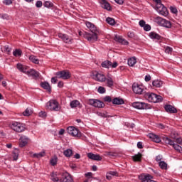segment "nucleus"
Returning <instances> with one entry per match:
<instances>
[{
  "mask_svg": "<svg viewBox=\"0 0 182 182\" xmlns=\"http://www.w3.org/2000/svg\"><path fill=\"white\" fill-rule=\"evenodd\" d=\"M85 25L87 28L92 32V34L84 32L83 37L88 41V42H96L100 35L101 31L95 24L90 23V21H86Z\"/></svg>",
  "mask_w": 182,
  "mask_h": 182,
  "instance_id": "nucleus-1",
  "label": "nucleus"
},
{
  "mask_svg": "<svg viewBox=\"0 0 182 182\" xmlns=\"http://www.w3.org/2000/svg\"><path fill=\"white\" fill-rule=\"evenodd\" d=\"M144 97L146 100L151 102V103H160V102H163V97L153 92H145Z\"/></svg>",
  "mask_w": 182,
  "mask_h": 182,
  "instance_id": "nucleus-2",
  "label": "nucleus"
},
{
  "mask_svg": "<svg viewBox=\"0 0 182 182\" xmlns=\"http://www.w3.org/2000/svg\"><path fill=\"white\" fill-rule=\"evenodd\" d=\"M47 109L51 112H60L62 107L59 105V102L56 100H50L47 102Z\"/></svg>",
  "mask_w": 182,
  "mask_h": 182,
  "instance_id": "nucleus-3",
  "label": "nucleus"
},
{
  "mask_svg": "<svg viewBox=\"0 0 182 182\" xmlns=\"http://www.w3.org/2000/svg\"><path fill=\"white\" fill-rule=\"evenodd\" d=\"M155 22H156V23H158L159 26H163L164 28H167L168 29H170V28H171V22L160 16H157L155 18Z\"/></svg>",
  "mask_w": 182,
  "mask_h": 182,
  "instance_id": "nucleus-4",
  "label": "nucleus"
},
{
  "mask_svg": "<svg viewBox=\"0 0 182 182\" xmlns=\"http://www.w3.org/2000/svg\"><path fill=\"white\" fill-rule=\"evenodd\" d=\"M163 140L166 143V144H169V146H172L173 149L176 150V151H178V153H182V147L177 144H174V141L171 140L167 136H164Z\"/></svg>",
  "mask_w": 182,
  "mask_h": 182,
  "instance_id": "nucleus-5",
  "label": "nucleus"
},
{
  "mask_svg": "<svg viewBox=\"0 0 182 182\" xmlns=\"http://www.w3.org/2000/svg\"><path fill=\"white\" fill-rule=\"evenodd\" d=\"M55 75L58 79H63V80H68V79H70V77H72V74L68 70L58 71L55 73Z\"/></svg>",
  "mask_w": 182,
  "mask_h": 182,
  "instance_id": "nucleus-6",
  "label": "nucleus"
},
{
  "mask_svg": "<svg viewBox=\"0 0 182 182\" xmlns=\"http://www.w3.org/2000/svg\"><path fill=\"white\" fill-rule=\"evenodd\" d=\"M11 129L17 133H22V132H25V125L21 122H14L11 123Z\"/></svg>",
  "mask_w": 182,
  "mask_h": 182,
  "instance_id": "nucleus-7",
  "label": "nucleus"
},
{
  "mask_svg": "<svg viewBox=\"0 0 182 182\" xmlns=\"http://www.w3.org/2000/svg\"><path fill=\"white\" fill-rule=\"evenodd\" d=\"M155 9L160 15H162V16H167V15H168L167 7H165L161 2L156 4Z\"/></svg>",
  "mask_w": 182,
  "mask_h": 182,
  "instance_id": "nucleus-8",
  "label": "nucleus"
},
{
  "mask_svg": "<svg viewBox=\"0 0 182 182\" xmlns=\"http://www.w3.org/2000/svg\"><path fill=\"white\" fill-rule=\"evenodd\" d=\"M132 106L135 109H139V110H147L149 109H151V105L145 102H135L132 103Z\"/></svg>",
  "mask_w": 182,
  "mask_h": 182,
  "instance_id": "nucleus-9",
  "label": "nucleus"
},
{
  "mask_svg": "<svg viewBox=\"0 0 182 182\" xmlns=\"http://www.w3.org/2000/svg\"><path fill=\"white\" fill-rule=\"evenodd\" d=\"M67 132L68 134H70V136H73V137H80L82 136V133H80L79 129H76L75 127H69L67 129Z\"/></svg>",
  "mask_w": 182,
  "mask_h": 182,
  "instance_id": "nucleus-10",
  "label": "nucleus"
},
{
  "mask_svg": "<svg viewBox=\"0 0 182 182\" xmlns=\"http://www.w3.org/2000/svg\"><path fill=\"white\" fill-rule=\"evenodd\" d=\"M88 103L89 105H90V106H93L94 107H98L99 109L105 107V103L99 100L90 99L89 100Z\"/></svg>",
  "mask_w": 182,
  "mask_h": 182,
  "instance_id": "nucleus-11",
  "label": "nucleus"
},
{
  "mask_svg": "<svg viewBox=\"0 0 182 182\" xmlns=\"http://www.w3.org/2000/svg\"><path fill=\"white\" fill-rule=\"evenodd\" d=\"M117 62H114L113 63L111 61L105 60L102 63L101 65L102 68H106L107 69H109V68H112L113 69L117 68L118 66Z\"/></svg>",
  "mask_w": 182,
  "mask_h": 182,
  "instance_id": "nucleus-12",
  "label": "nucleus"
},
{
  "mask_svg": "<svg viewBox=\"0 0 182 182\" xmlns=\"http://www.w3.org/2000/svg\"><path fill=\"white\" fill-rule=\"evenodd\" d=\"M132 90L136 95H141V93H143V91L144 90V88H143V85L134 83L132 85Z\"/></svg>",
  "mask_w": 182,
  "mask_h": 182,
  "instance_id": "nucleus-13",
  "label": "nucleus"
},
{
  "mask_svg": "<svg viewBox=\"0 0 182 182\" xmlns=\"http://www.w3.org/2000/svg\"><path fill=\"white\" fill-rule=\"evenodd\" d=\"M60 182H73V178L68 172L62 174V178H60Z\"/></svg>",
  "mask_w": 182,
  "mask_h": 182,
  "instance_id": "nucleus-14",
  "label": "nucleus"
},
{
  "mask_svg": "<svg viewBox=\"0 0 182 182\" xmlns=\"http://www.w3.org/2000/svg\"><path fill=\"white\" fill-rule=\"evenodd\" d=\"M92 77L97 82H106V76L99 73H94Z\"/></svg>",
  "mask_w": 182,
  "mask_h": 182,
  "instance_id": "nucleus-15",
  "label": "nucleus"
},
{
  "mask_svg": "<svg viewBox=\"0 0 182 182\" xmlns=\"http://www.w3.org/2000/svg\"><path fill=\"white\" fill-rule=\"evenodd\" d=\"M20 143H19V147H25L26 144H28V141H29V138H28L26 136L22 135L20 137Z\"/></svg>",
  "mask_w": 182,
  "mask_h": 182,
  "instance_id": "nucleus-16",
  "label": "nucleus"
},
{
  "mask_svg": "<svg viewBox=\"0 0 182 182\" xmlns=\"http://www.w3.org/2000/svg\"><path fill=\"white\" fill-rule=\"evenodd\" d=\"M148 137L151 139L152 141H154V143H161V138L159 136V135H156L154 134L150 133L148 135Z\"/></svg>",
  "mask_w": 182,
  "mask_h": 182,
  "instance_id": "nucleus-17",
  "label": "nucleus"
},
{
  "mask_svg": "<svg viewBox=\"0 0 182 182\" xmlns=\"http://www.w3.org/2000/svg\"><path fill=\"white\" fill-rule=\"evenodd\" d=\"M87 157L90 160H95L96 161H102V156L99 154H95L93 153H88Z\"/></svg>",
  "mask_w": 182,
  "mask_h": 182,
  "instance_id": "nucleus-18",
  "label": "nucleus"
},
{
  "mask_svg": "<svg viewBox=\"0 0 182 182\" xmlns=\"http://www.w3.org/2000/svg\"><path fill=\"white\" fill-rule=\"evenodd\" d=\"M164 109L167 113H177V109L173 105H166L164 106Z\"/></svg>",
  "mask_w": 182,
  "mask_h": 182,
  "instance_id": "nucleus-19",
  "label": "nucleus"
},
{
  "mask_svg": "<svg viewBox=\"0 0 182 182\" xmlns=\"http://www.w3.org/2000/svg\"><path fill=\"white\" fill-rule=\"evenodd\" d=\"M16 68L18 69V70H20V72H23V73H26V75H28V73H29V70H28V66L26 65L18 63Z\"/></svg>",
  "mask_w": 182,
  "mask_h": 182,
  "instance_id": "nucleus-20",
  "label": "nucleus"
},
{
  "mask_svg": "<svg viewBox=\"0 0 182 182\" xmlns=\"http://www.w3.org/2000/svg\"><path fill=\"white\" fill-rule=\"evenodd\" d=\"M27 75L28 76H32L33 79H38V77H39V72L33 69H31L30 70H28V73Z\"/></svg>",
  "mask_w": 182,
  "mask_h": 182,
  "instance_id": "nucleus-21",
  "label": "nucleus"
},
{
  "mask_svg": "<svg viewBox=\"0 0 182 182\" xmlns=\"http://www.w3.org/2000/svg\"><path fill=\"white\" fill-rule=\"evenodd\" d=\"M114 41H116V42H119V43H122V45H128L129 44V41L122 38V37L120 36H115Z\"/></svg>",
  "mask_w": 182,
  "mask_h": 182,
  "instance_id": "nucleus-22",
  "label": "nucleus"
},
{
  "mask_svg": "<svg viewBox=\"0 0 182 182\" xmlns=\"http://www.w3.org/2000/svg\"><path fill=\"white\" fill-rule=\"evenodd\" d=\"M101 4L104 9H107V11H112V6H110V4L107 2V1L101 0Z\"/></svg>",
  "mask_w": 182,
  "mask_h": 182,
  "instance_id": "nucleus-23",
  "label": "nucleus"
},
{
  "mask_svg": "<svg viewBox=\"0 0 182 182\" xmlns=\"http://www.w3.org/2000/svg\"><path fill=\"white\" fill-rule=\"evenodd\" d=\"M149 38H151V39H156V41L161 40V36H160L159 34H158L154 31L149 33Z\"/></svg>",
  "mask_w": 182,
  "mask_h": 182,
  "instance_id": "nucleus-24",
  "label": "nucleus"
},
{
  "mask_svg": "<svg viewBox=\"0 0 182 182\" xmlns=\"http://www.w3.org/2000/svg\"><path fill=\"white\" fill-rule=\"evenodd\" d=\"M142 157H143V154L139 152L137 154H135L134 156H132V160L133 161L139 163L140 161H141Z\"/></svg>",
  "mask_w": 182,
  "mask_h": 182,
  "instance_id": "nucleus-25",
  "label": "nucleus"
},
{
  "mask_svg": "<svg viewBox=\"0 0 182 182\" xmlns=\"http://www.w3.org/2000/svg\"><path fill=\"white\" fill-rule=\"evenodd\" d=\"M112 104L113 105H124V100L122 98H114L112 100Z\"/></svg>",
  "mask_w": 182,
  "mask_h": 182,
  "instance_id": "nucleus-26",
  "label": "nucleus"
},
{
  "mask_svg": "<svg viewBox=\"0 0 182 182\" xmlns=\"http://www.w3.org/2000/svg\"><path fill=\"white\" fill-rule=\"evenodd\" d=\"M41 87H43V89L48 90V92H50L52 90L50 88V85H49V82H41Z\"/></svg>",
  "mask_w": 182,
  "mask_h": 182,
  "instance_id": "nucleus-27",
  "label": "nucleus"
},
{
  "mask_svg": "<svg viewBox=\"0 0 182 182\" xmlns=\"http://www.w3.org/2000/svg\"><path fill=\"white\" fill-rule=\"evenodd\" d=\"M12 157L14 161H16L19 157V149H14L12 152Z\"/></svg>",
  "mask_w": 182,
  "mask_h": 182,
  "instance_id": "nucleus-28",
  "label": "nucleus"
},
{
  "mask_svg": "<svg viewBox=\"0 0 182 182\" xmlns=\"http://www.w3.org/2000/svg\"><path fill=\"white\" fill-rule=\"evenodd\" d=\"M63 154L65 157H72V156H73V151L70 149H68L63 151Z\"/></svg>",
  "mask_w": 182,
  "mask_h": 182,
  "instance_id": "nucleus-29",
  "label": "nucleus"
},
{
  "mask_svg": "<svg viewBox=\"0 0 182 182\" xmlns=\"http://www.w3.org/2000/svg\"><path fill=\"white\" fill-rule=\"evenodd\" d=\"M106 22L109 25H111V26H114V25H116V21L114 20V18L111 17H107L106 18Z\"/></svg>",
  "mask_w": 182,
  "mask_h": 182,
  "instance_id": "nucleus-30",
  "label": "nucleus"
},
{
  "mask_svg": "<svg viewBox=\"0 0 182 182\" xmlns=\"http://www.w3.org/2000/svg\"><path fill=\"white\" fill-rule=\"evenodd\" d=\"M29 60L36 65H39V59H38V58H36L35 55H30Z\"/></svg>",
  "mask_w": 182,
  "mask_h": 182,
  "instance_id": "nucleus-31",
  "label": "nucleus"
},
{
  "mask_svg": "<svg viewBox=\"0 0 182 182\" xmlns=\"http://www.w3.org/2000/svg\"><path fill=\"white\" fill-rule=\"evenodd\" d=\"M152 85L155 87H161V86H163V82L159 80H155L153 81Z\"/></svg>",
  "mask_w": 182,
  "mask_h": 182,
  "instance_id": "nucleus-32",
  "label": "nucleus"
},
{
  "mask_svg": "<svg viewBox=\"0 0 182 182\" xmlns=\"http://www.w3.org/2000/svg\"><path fill=\"white\" fill-rule=\"evenodd\" d=\"M137 62L136 57H132L128 60V65L129 66H134Z\"/></svg>",
  "mask_w": 182,
  "mask_h": 182,
  "instance_id": "nucleus-33",
  "label": "nucleus"
},
{
  "mask_svg": "<svg viewBox=\"0 0 182 182\" xmlns=\"http://www.w3.org/2000/svg\"><path fill=\"white\" fill-rule=\"evenodd\" d=\"M105 80L107 82L108 87H112V86H113V85L114 84L112 77H108L107 78H105Z\"/></svg>",
  "mask_w": 182,
  "mask_h": 182,
  "instance_id": "nucleus-34",
  "label": "nucleus"
},
{
  "mask_svg": "<svg viewBox=\"0 0 182 182\" xmlns=\"http://www.w3.org/2000/svg\"><path fill=\"white\" fill-rule=\"evenodd\" d=\"M46 154V153L45 151H41L38 154H34L33 155V157H34L35 159H41V157H45Z\"/></svg>",
  "mask_w": 182,
  "mask_h": 182,
  "instance_id": "nucleus-35",
  "label": "nucleus"
},
{
  "mask_svg": "<svg viewBox=\"0 0 182 182\" xmlns=\"http://www.w3.org/2000/svg\"><path fill=\"white\" fill-rule=\"evenodd\" d=\"M13 55L14 56H15L16 58L22 56V50L21 49H16L14 52H13Z\"/></svg>",
  "mask_w": 182,
  "mask_h": 182,
  "instance_id": "nucleus-36",
  "label": "nucleus"
},
{
  "mask_svg": "<svg viewBox=\"0 0 182 182\" xmlns=\"http://www.w3.org/2000/svg\"><path fill=\"white\" fill-rule=\"evenodd\" d=\"M57 176L58 175L55 172H53L51 173V180H52V181H54V182L60 181V179H59V178H58Z\"/></svg>",
  "mask_w": 182,
  "mask_h": 182,
  "instance_id": "nucleus-37",
  "label": "nucleus"
},
{
  "mask_svg": "<svg viewBox=\"0 0 182 182\" xmlns=\"http://www.w3.org/2000/svg\"><path fill=\"white\" fill-rule=\"evenodd\" d=\"M159 167L162 170H167V164L164 161H160L159 162Z\"/></svg>",
  "mask_w": 182,
  "mask_h": 182,
  "instance_id": "nucleus-38",
  "label": "nucleus"
},
{
  "mask_svg": "<svg viewBox=\"0 0 182 182\" xmlns=\"http://www.w3.org/2000/svg\"><path fill=\"white\" fill-rule=\"evenodd\" d=\"M50 163L51 166H56L58 164V156H54L50 159Z\"/></svg>",
  "mask_w": 182,
  "mask_h": 182,
  "instance_id": "nucleus-39",
  "label": "nucleus"
},
{
  "mask_svg": "<svg viewBox=\"0 0 182 182\" xmlns=\"http://www.w3.org/2000/svg\"><path fill=\"white\" fill-rule=\"evenodd\" d=\"M79 101L77 100H73L70 102V107L73 109L74 107H77V106H79Z\"/></svg>",
  "mask_w": 182,
  "mask_h": 182,
  "instance_id": "nucleus-40",
  "label": "nucleus"
},
{
  "mask_svg": "<svg viewBox=\"0 0 182 182\" xmlns=\"http://www.w3.org/2000/svg\"><path fill=\"white\" fill-rule=\"evenodd\" d=\"M72 41H73L71 38H69V36L65 35L64 37V42L65 43H72Z\"/></svg>",
  "mask_w": 182,
  "mask_h": 182,
  "instance_id": "nucleus-41",
  "label": "nucleus"
},
{
  "mask_svg": "<svg viewBox=\"0 0 182 182\" xmlns=\"http://www.w3.org/2000/svg\"><path fill=\"white\" fill-rule=\"evenodd\" d=\"M23 116H31L32 114V111L31 109L27 108L23 112Z\"/></svg>",
  "mask_w": 182,
  "mask_h": 182,
  "instance_id": "nucleus-42",
  "label": "nucleus"
},
{
  "mask_svg": "<svg viewBox=\"0 0 182 182\" xmlns=\"http://www.w3.org/2000/svg\"><path fill=\"white\" fill-rule=\"evenodd\" d=\"M44 6L46 8H52V6H53V4L50 1H45Z\"/></svg>",
  "mask_w": 182,
  "mask_h": 182,
  "instance_id": "nucleus-43",
  "label": "nucleus"
},
{
  "mask_svg": "<svg viewBox=\"0 0 182 182\" xmlns=\"http://www.w3.org/2000/svg\"><path fill=\"white\" fill-rule=\"evenodd\" d=\"M173 52V48L171 47H166L165 49V53H168V55H171Z\"/></svg>",
  "mask_w": 182,
  "mask_h": 182,
  "instance_id": "nucleus-44",
  "label": "nucleus"
},
{
  "mask_svg": "<svg viewBox=\"0 0 182 182\" xmlns=\"http://www.w3.org/2000/svg\"><path fill=\"white\" fill-rule=\"evenodd\" d=\"M143 28L144 31H145L146 32H149V31L151 29V26L149 24H146Z\"/></svg>",
  "mask_w": 182,
  "mask_h": 182,
  "instance_id": "nucleus-45",
  "label": "nucleus"
},
{
  "mask_svg": "<svg viewBox=\"0 0 182 182\" xmlns=\"http://www.w3.org/2000/svg\"><path fill=\"white\" fill-rule=\"evenodd\" d=\"M4 49H5V52H6L8 55H9L12 50V48H9V46H4Z\"/></svg>",
  "mask_w": 182,
  "mask_h": 182,
  "instance_id": "nucleus-46",
  "label": "nucleus"
},
{
  "mask_svg": "<svg viewBox=\"0 0 182 182\" xmlns=\"http://www.w3.org/2000/svg\"><path fill=\"white\" fill-rule=\"evenodd\" d=\"M127 36H128V38H131L132 39H133V38H134V36H135L134 32L129 31L127 33Z\"/></svg>",
  "mask_w": 182,
  "mask_h": 182,
  "instance_id": "nucleus-47",
  "label": "nucleus"
},
{
  "mask_svg": "<svg viewBox=\"0 0 182 182\" xmlns=\"http://www.w3.org/2000/svg\"><path fill=\"white\" fill-rule=\"evenodd\" d=\"M58 38H60V39H62V41H64L66 35H65V34H63V33H59L58 34Z\"/></svg>",
  "mask_w": 182,
  "mask_h": 182,
  "instance_id": "nucleus-48",
  "label": "nucleus"
},
{
  "mask_svg": "<svg viewBox=\"0 0 182 182\" xmlns=\"http://www.w3.org/2000/svg\"><path fill=\"white\" fill-rule=\"evenodd\" d=\"M98 92H99V93L103 94V93H105L106 90L105 89V87L100 86L98 88Z\"/></svg>",
  "mask_w": 182,
  "mask_h": 182,
  "instance_id": "nucleus-49",
  "label": "nucleus"
},
{
  "mask_svg": "<svg viewBox=\"0 0 182 182\" xmlns=\"http://www.w3.org/2000/svg\"><path fill=\"white\" fill-rule=\"evenodd\" d=\"M104 102H107L108 103H110V102H112V97H110V96L105 97Z\"/></svg>",
  "mask_w": 182,
  "mask_h": 182,
  "instance_id": "nucleus-50",
  "label": "nucleus"
},
{
  "mask_svg": "<svg viewBox=\"0 0 182 182\" xmlns=\"http://www.w3.org/2000/svg\"><path fill=\"white\" fill-rule=\"evenodd\" d=\"M139 26H141V28H144V26L146 25V21L144 20H141L139 22Z\"/></svg>",
  "mask_w": 182,
  "mask_h": 182,
  "instance_id": "nucleus-51",
  "label": "nucleus"
},
{
  "mask_svg": "<svg viewBox=\"0 0 182 182\" xmlns=\"http://www.w3.org/2000/svg\"><path fill=\"white\" fill-rule=\"evenodd\" d=\"M40 117H46V112L41 111L39 112Z\"/></svg>",
  "mask_w": 182,
  "mask_h": 182,
  "instance_id": "nucleus-52",
  "label": "nucleus"
},
{
  "mask_svg": "<svg viewBox=\"0 0 182 182\" xmlns=\"http://www.w3.org/2000/svg\"><path fill=\"white\" fill-rule=\"evenodd\" d=\"M109 176H115L116 177H117V176H119V173H117V171H109L108 172Z\"/></svg>",
  "mask_w": 182,
  "mask_h": 182,
  "instance_id": "nucleus-53",
  "label": "nucleus"
},
{
  "mask_svg": "<svg viewBox=\"0 0 182 182\" xmlns=\"http://www.w3.org/2000/svg\"><path fill=\"white\" fill-rule=\"evenodd\" d=\"M36 8H41L42 7V1H38L36 3Z\"/></svg>",
  "mask_w": 182,
  "mask_h": 182,
  "instance_id": "nucleus-54",
  "label": "nucleus"
},
{
  "mask_svg": "<svg viewBox=\"0 0 182 182\" xmlns=\"http://www.w3.org/2000/svg\"><path fill=\"white\" fill-rule=\"evenodd\" d=\"M12 4V0H4V5H11Z\"/></svg>",
  "mask_w": 182,
  "mask_h": 182,
  "instance_id": "nucleus-55",
  "label": "nucleus"
},
{
  "mask_svg": "<svg viewBox=\"0 0 182 182\" xmlns=\"http://www.w3.org/2000/svg\"><path fill=\"white\" fill-rule=\"evenodd\" d=\"M151 80V77L150 75H147L145 76V82H150Z\"/></svg>",
  "mask_w": 182,
  "mask_h": 182,
  "instance_id": "nucleus-56",
  "label": "nucleus"
},
{
  "mask_svg": "<svg viewBox=\"0 0 182 182\" xmlns=\"http://www.w3.org/2000/svg\"><path fill=\"white\" fill-rule=\"evenodd\" d=\"M176 143H178V144H182V139L181 138H177L176 139Z\"/></svg>",
  "mask_w": 182,
  "mask_h": 182,
  "instance_id": "nucleus-57",
  "label": "nucleus"
},
{
  "mask_svg": "<svg viewBox=\"0 0 182 182\" xmlns=\"http://www.w3.org/2000/svg\"><path fill=\"white\" fill-rule=\"evenodd\" d=\"M137 147H138V149H143V142L139 141L137 143Z\"/></svg>",
  "mask_w": 182,
  "mask_h": 182,
  "instance_id": "nucleus-58",
  "label": "nucleus"
},
{
  "mask_svg": "<svg viewBox=\"0 0 182 182\" xmlns=\"http://www.w3.org/2000/svg\"><path fill=\"white\" fill-rule=\"evenodd\" d=\"M117 4H119V5H123L124 0H114Z\"/></svg>",
  "mask_w": 182,
  "mask_h": 182,
  "instance_id": "nucleus-59",
  "label": "nucleus"
},
{
  "mask_svg": "<svg viewBox=\"0 0 182 182\" xmlns=\"http://www.w3.org/2000/svg\"><path fill=\"white\" fill-rule=\"evenodd\" d=\"M56 77H53L51 78V82H52L53 83H57V82H58V79H56Z\"/></svg>",
  "mask_w": 182,
  "mask_h": 182,
  "instance_id": "nucleus-60",
  "label": "nucleus"
},
{
  "mask_svg": "<svg viewBox=\"0 0 182 182\" xmlns=\"http://www.w3.org/2000/svg\"><path fill=\"white\" fill-rule=\"evenodd\" d=\"M63 81H60L58 82V86L60 87V88H62L63 87Z\"/></svg>",
  "mask_w": 182,
  "mask_h": 182,
  "instance_id": "nucleus-61",
  "label": "nucleus"
},
{
  "mask_svg": "<svg viewBox=\"0 0 182 182\" xmlns=\"http://www.w3.org/2000/svg\"><path fill=\"white\" fill-rule=\"evenodd\" d=\"M58 134H60V136H62V134H65V129H61L59 131Z\"/></svg>",
  "mask_w": 182,
  "mask_h": 182,
  "instance_id": "nucleus-62",
  "label": "nucleus"
},
{
  "mask_svg": "<svg viewBox=\"0 0 182 182\" xmlns=\"http://www.w3.org/2000/svg\"><path fill=\"white\" fill-rule=\"evenodd\" d=\"M171 11L173 14H177V9L171 7Z\"/></svg>",
  "mask_w": 182,
  "mask_h": 182,
  "instance_id": "nucleus-63",
  "label": "nucleus"
},
{
  "mask_svg": "<svg viewBox=\"0 0 182 182\" xmlns=\"http://www.w3.org/2000/svg\"><path fill=\"white\" fill-rule=\"evenodd\" d=\"M107 180H112V175L109 174V172L107 173L106 176Z\"/></svg>",
  "mask_w": 182,
  "mask_h": 182,
  "instance_id": "nucleus-64",
  "label": "nucleus"
}]
</instances>
